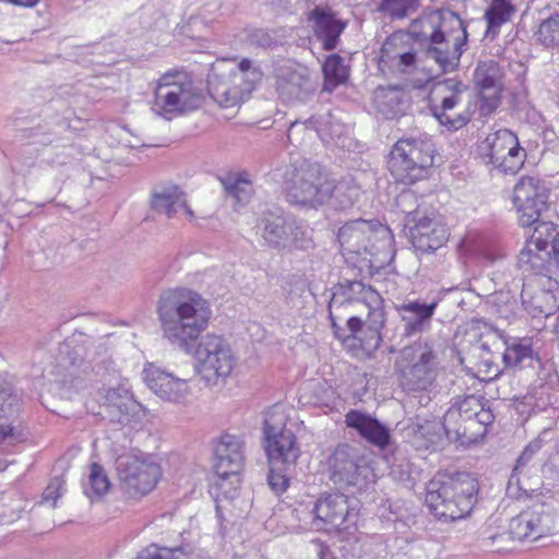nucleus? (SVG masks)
Returning a JSON list of instances; mask_svg holds the SVG:
<instances>
[{"label": "nucleus", "mask_w": 559, "mask_h": 559, "mask_svg": "<svg viewBox=\"0 0 559 559\" xmlns=\"http://www.w3.org/2000/svg\"><path fill=\"white\" fill-rule=\"evenodd\" d=\"M156 311L163 336L176 348L192 353L207 328L212 310L201 295L188 288H169L158 298Z\"/></svg>", "instance_id": "obj_1"}, {"label": "nucleus", "mask_w": 559, "mask_h": 559, "mask_svg": "<svg viewBox=\"0 0 559 559\" xmlns=\"http://www.w3.org/2000/svg\"><path fill=\"white\" fill-rule=\"evenodd\" d=\"M478 491V480L468 472L438 474L427 485L425 501L435 518L452 522L471 513Z\"/></svg>", "instance_id": "obj_2"}, {"label": "nucleus", "mask_w": 559, "mask_h": 559, "mask_svg": "<svg viewBox=\"0 0 559 559\" xmlns=\"http://www.w3.org/2000/svg\"><path fill=\"white\" fill-rule=\"evenodd\" d=\"M431 32L423 33L421 45L428 58L433 59L443 72L457 68L467 45V24L450 9H437L429 16Z\"/></svg>", "instance_id": "obj_3"}, {"label": "nucleus", "mask_w": 559, "mask_h": 559, "mask_svg": "<svg viewBox=\"0 0 559 559\" xmlns=\"http://www.w3.org/2000/svg\"><path fill=\"white\" fill-rule=\"evenodd\" d=\"M285 199L296 207L318 210L328 204L332 191L331 178L324 168L310 159L297 160L286 173Z\"/></svg>", "instance_id": "obj_4"}, {"label": "nucleus", "mask_w": 559, "mask_h": 559, "mask_svg": "<svg viewBox=\"0 0 559 559\" xmlns=\"http://www.w3.org/2000/svg\"><path fill=\"white\" fill-rule=\"evenodd\" d=\"M442 420L449 442L468 445L486 436L495 416L489 407H485L481 397L467 395L456 397Z\"/></svg>", "instance_id": "obj_5"}, {"label": "nucleus", "mask_w": 559, "mask_h": 559, "mask_svg": "<svg viewBox=\"0 0 559 559\" xmlns=\"http://www.w3.org/2000/svg\"><path fill=\"white\" fill-rule=\"evenodd\" d=\"M394 372L404 392L429 391L439 374L438 355L427 342H415L401 349Z\"/></svg>", "instance_id": "obj_6"}, {"label": "nucleus", "mask_w": 559, "mask_h": 559, "mask_svg": "<svg viewBox=\"0 0 559 559\" xmlns=\"http://www.w3.org/2000/svg\"><path fill=\"white\" fill-rule=\"evenodd\" d=\"M435 153L436 147L430 138H401L390 152L388 168L396 182L414 185L428 176Z\"/></svg>", "instance_id": "obj_7"}, {"label": "nucleus", "mask_w": 559, "mask_h": 559, "mask_svg": "<svg viewBox=\"0 0 559 559\" xmlns=\"http://www.w3.org/2000/svg\"><path fill=\"white\" fill-rule=\"evenodd\" d=\"M257 228L265 245L277 251L290 253L313 247L311 230L281 209L263 211Z\"/></svg>", "instance_id": "obj_8"}, {"label": "nucleus", "mask_w": 559, "mask_h": 559, "mask_svg": "<svg viewBox=\"0 0 559 559\" xmlns=\"http://www.w3.org/2000/svg\"><path fill=\"white\" fill-rule=\"evenodd\" d=\"M534 230L518 257L524 272L550 275L559 270V225L537 218Z\"/></svg>", "instance_id": "obj_9"}, {"label": "nucleus", "mask_w": 559, "mask_h": 559, "mask_svg": "<svg viewBox=\"0 0 559 559\" xmlns=\"http://www.w3.org/2000/svg\"><path fill=\"white\" fill-rule=\"evenodd\" d=\"M259 67L246 72H226L222 66H212L207 74V91L223 107H233L243 102L261 82Z\"/></svg>", "instance_id": "obj_10"}, {"label": "nucleus", "mask_w": 559, "mask_h": 559, "mask_svg": "<svg viewBox=\"0 0 559 559\" xmlns=\"http://www.w3.org/2000/svg\"><path fill=\"white\" fill-rule=\"evenodd\" d=\"M331 480L336 485L353 486L359 490L373 481L370 461L349 444H338L328 457Z\"/></svg>", "instance_id": "obj_11"}, {"label": "nucleus", "mask_w": 559, "mask_h": 559, "mask_svg": "<svg viewBox=\"0 0 559 559\" xmlns=\"http://www.w3.org/2000/svg\"><path fill=\"white\" fill-rule=\"evenodd\" d=\"M559 516L558 501L551 497L537 499L510 522L514 539L537 540L552 534Z\"/></svg>", "instance_id": "obj_12"}, {"label": "nucleus", "mask_w": 559, "mask_h": 559, "mask_svg": "<svg viewBox=\"0 0 559 559\" xmlns=\"http://www.w3.org/2000/svg\"><path fill=\"white\" fill-rule=\"evenodd\" d=\"M198 360V371L207 385H215L219 379L228 377L235 358L229 344L218 335L207 334L195 342L191 353Z\"/></svg>", "instance_id": "obj_13"}, {"label": "nucleus", "mask_w": 559, "mask_h": 559, "mask_svg": "<svg viewBox=\"0 0 559 559\" xmlns=\"http://www.w3.org/2000/svg\"><path fill=\"white\" fill-rule=\"evenodd\" d=\"M157 114H181L195 109L201 104V95L187 76L164 74L154 93Z\"/></svg>", "instance_id": "obj_14"}, {"label": "nucleus", "mask_w": 559, "mask_h": 559, "mask_svg": "<svg viewBox=\"0 0 559 559\" xmlns=\"http://www.w3.org/2000/svg\"><path fill=\"white\" fill-rule=\"evenodd\" d=\"M479 157L504 174H515L524 164L526 154L518 136L508 129L488 134L478 146Z\"/></svg>", "instance_id": "obj_15"}, {"label": "nucleus", "mask_w": 559, "mask_h": 559, "mask_svg": "<svg viewBox=\"0 0 559 559\" xmlns=\"http://www.w3.org/2000/svg\"><path fill=\"white\" fill-rule=\"evenodd\" d=\"M116 469L121 489L132 499L151 492L162 475L158 464L131 455L119 456Z\"/></svg>", "instance_id": "obj_16"}, {"label": "nucleus", "mask_w": 559, "mask_h": 559, "mask_svg": "<svg viewBox=\"0 0 559 559\" xmlns=\"http://www.w3.org/2000/svg\"><path fill=\"white\" fill-rule=\"evenodd\" d=\"M263 435L270 466L294 467L300 456V448L295 433L285 428L283 418L276 419L274 414H267L264 419Z\"/></svg>", "instance_id": "obj_17"}, {"label": "nucleus", "mask_w": 559, "mask_h": 559, "mask_svg": "<svg viewBox=\"0 0 559 559\" xmlns=\"http://www.w3.org/2000/svg\"><path fill=\"white\" fill-rule=\"evenodd\" d=\"M313 524L325 532L346 531L355 524L357 513L349 504V498L342 493L321 495L311 510Z\"/></svg>", "instance_id": "obj_18"}, {"label": "nucleus", "mask_w": 559, "mask_h": 559, "mask_svg": "<svg viewBox=\"0 0 559 559\" xmlns=\"http://www.w3.org/2000/svg\"><path fill=\"white\" fill-rule=\"evenodd\" d=\"M548 190L535 177H522L513 189V204L519 214V224L530 227L547 207Z\"/></svg>", "instance_id": "obj_19"}, {"label": "nucleus", "mask_w": 559, "mask_h": 559, "mask_svg": "<svg viewBox=\"0 0 559 559\" xmlns=\"http://www.w3.org/2000/svg\"><path fill=\"white\" fill-rule=\"evenodd\" d=\"M275 88L285 103L306 102L316 92L309 70L299 64H282L275 69Z\"/></svg>", "instance_id": "obj_20"}, {"label": "nucleus", "mask_w": 559, "mask_h": 559, "mask_svg": "<svg viewBox=\"0 0 559 559\" xmlns=\"http://www.w3.org/2000/svg\"><path fill=\"white\" fill-rule=\"evenodd\" d=\"M466 86L457 80L448 79L438 82L435 85V91L449 92V95L443 96L440 105H430L432 116L439 123L445 127L449 131H457L465 127L472 119V111L468 109L456 115H450L449 111L454 109L461 102L462 94Z\"/></svg>", "instance_id": "obj_21"}, {"label": "nucleus", "mask_w": 559, "mask_h": 559, "mask_svg": "<svg viewBox=\"0 0 559 559\" xmlns=\"http://www.w3.org/2000/svg\"><path fill=\"white\" fill-rule=\"evenodd\" d=\"M502 71L495 60L479 61L474 71V82L480 99V111L491 115L501 104Z\"/></svg>", "instance_id": "obj_22"}, {"label": "nucleus", "mask_w": 559, "mask_h": 559, "mask_svg": "<svg viewBox=\"0 0 559 559\" xmlns=\"http://www.w3.org/2000/svg\"><path fill=\"white\" fill-rule=\"evenodd\" d=\"M449 229L436 215L423 214L408 226L407 236L416 251L433 253L449 239Z\"/></svg>", "instance_id": "obj_23"}, {"label": "nucleus", "mask_w": 559, "mask_h": 559, "mask_svg": "<svg viewBox=\"0 0 559 559\" xmlns=\"http://www.w3.org/2000/svg\"><path fill=\"white\" fill-rule=\"evenodd\" d=\"M439 301V297H433L429 301L415 299L395 305L403 326L402 336L414 337L429 330Z\"/></svg>", "instance_id": "obj_24"}, {"label": "nucleus", "mask_w": 559, "mask_h": 559, "mask_svg": "<svg viewBox=\"0 0 559 559\" xmlns=\"http://www.w3.org/2000/svg\"><path fill=\"white\" fill-rule=\"evenodd\" d=\"M316 38L325 51L334 50L340 44V37L347 26V21L337 17L329 5H316L308 14Z\"/></svg>", "instance_id": "obj_25"}, {"label": "nucleus", "mask_w": 559, "mask_h": 559, "mask_svg": "<svg viewBox=\"0 0 559 559\" xmlns=\"http://www.w3.org/2000/svg\"><path fill=\"white\" fill-rule=\"evenodd\" d=\"M214 472L221 480H227L230 477L236 478L243 466V442L236 436L224 435L214 448Z\"/></svg>", "instance_id": "obj_26"}, {"label": "nucleus", "mask_w": 559, "mask_h": 559, "mask_svg": "<svg viewBox=\"0 0 559 559\" xmlns=\"http://www.w3.org/2000/svg\"><path fill=\"white\" fill-rule=\"evenodd\" d=\"M146 385L160 399L170 402H180L189 394L187 381L165 372L150 364L143 370Z\"/></svg>", "instance_id": "obj_27"}, {"label": "nucleus", "mask_w": 559, "mask_h": 559, "mask_svg": "<svg viewBox=\"0 0 559 559\" xmlns=\"http://www.w3.org/2000/svg\"><path fill=\"white\" fill-rule=\"evenodd\" d=\"M378 226H380L378 222L361 218L344 224L337 234L343 252L357 255L369 252L371 237Z\"/></svg>", "instance_id": "obj_28"}, {"label": "nucleus", "mask_w": 559, "mask_h": 559, "mask_svg": "<svg viewBox=\"0 0 559 559\" xmlns=\"http://www.w3.org/2000/svg\"><path fill=\"white\" fill-rule=\"evenodd\" d=\"M345 424L355 429L368 443L383 450L391 443L390 429L377 418L352 409L345 415Z\"/></svg>", "instance_id": "obj_29"}, {"label": "nucleus", "mask_w": 559, "mask_h": 559, "mask_svg": "<svg viewBox=\"0 0 559 559\" xmlns=\"http://www.w3.org/2000/svg\"><path fill=\"white\" fill-rule=\"evenodd\" d=\"M332 296L334 305L345 302L352 307L355 302H362L368 310L383 307L381 295L361 281L343 280L338 282L332 288Z\"/></svg>", "instance_id": "obj_30"}, {"label": "nucleus", "mask_w": 559, "mask_h": 559, "mask_svg": "<svg viewBox=\"0 0 559 559\" xmlns=\"http://www.w3.org/2000/svg\"><path fill=\"white\" fill-rule=\"evenodd\" d=\"M384 307L368 310L366 324L361 329L359 335H355V340L350 345L360 348L367 356H372L382 343L381 331L385 324Z\"/></svg>", "instance_id": "obj_31"}, {"label": "nucleus", "mask_w": 559, "mask_h": 559, "mask_svg": "<svg viewBox=\"0 0 559 559\" xmlns=\"http://www.w3.org/2000/svg\"><path fill=\"white\" fill-rule=\"evenodd\" d=\"M504 350L502 361L506 368L524 369L533 368L535 362H539L534 354L532 344L526 340L507 338L501 335Z\"/></svg>", "instance_id": "obj_32"}, {"label": "nucleus", "mask_w": 559, "mask_h": 559, "mask_svg": "<svg viewBox=\"0 0 559 559\" xmlns=\"http://www.w3.org/2000/svg\"><path fill=\"white\" fill-rule=\"evenodd\" d=\"M374 106L384 119H396L405 114L407 99L404 91L396 86L378 87L374 92Z\"/></svg>", "instance_id": "obj_33"}, {"label": "nucleus", "mask_w": 559, "mask_h": 559, "mask_svg": "<svg viewBox=\"0 0 559 559\" xmlns=\"http://www.w3.org/2000/svg\"><path fill=\"white\" fill-rule=\"evenodd\" d=\"M106 407L109 412L117 411L119 416L116 420L119 424H128L131 417L136 416L142 408V405L138 403L130 391L123 386L110 388L105 394Z\"/></svg>", "instance_id": "obj_34"}, {"label": "nucleus", "mask_w": 559, "mask_h": 559, "mask_svg": "<svg viewBox=\"0 0 559 559\" xmlns=\"http://www.w3.org/2000/svg\"><path fill=\"white\" fill-rule=\"evenodd\" d=\"M447 442L443 420H426L413 429V443L417 449L437 451L443 449Z\"/></svg>", "instance_id": "obj_35"}, {"label": "nucleus", "mask_w": 559, "mask_h": 559, "mask_svg": "<svg viewBox=\"0 0 559 559\" xmlns=\"http://www.w3.org/2000/svg\"><path fill=\"white\" fill-rule=\"evenodd\" d=\"M186 205V193L175 185L163 186L156 189L151 199L152 209L168 218L177 215L179 206Z\"/></svg>", "instance_id": "obj_36"}, {"label": "nucleus", "mask_w": 559, "mask_h": 559, "mask_svg": "<svg viewBox=\"0 0 559 559\" xmlns=\"http://www.w3.org/2000/svg\"><path fill=\"white\" fill-rule=\"evenodd\" d=\"M305 124L313 129L326 144L340 139L346 131L345 124L331 110L312 115Z\"/></svg>", "instance_id": "obj_37"}, {"label": "nucleus", "mask_w": 559, "mask_h": 559, "mask_svg": "<svg viewBox=\"0 0 559 559\" xmlns=\"http://www.w3.org/2000/svg\"><path fill=\"white\" fill-rule=\"evenodd\" d=\"M323 85L321 93H332L347 83L350 68L338 53L328 56L322 64Z\"/></svg>", "instance_id": "obj_38"}, {"label": "nucleus", "mask_w": 559, "mask_h": 559, "mask_svg": "<svg viewBox=\"0 0 559 559\" xmlns=\"http://www.w3.org/2000/svg\"><path fill=\"white\" fill-rule=\"evenodd\" d=\"M515 12L516 8L511 0H490L484 14L487 23L486 37L495 39L500 32V27L508 23Z\"/></svg>", "instance_id": "obj_39"}, {"label": "nucleus", "mask_w": 559, "mask_h": 559, "mask_svg": "<svg viewBox=\"0 0 559 559\" xmlns=\"http://www.w3.org/2000/svg\"><path fill=\"white\" fill-rule=\"evenodd\" d=\"M219 181L226 193L234 198L237 203L245 204L249 202L253 188L248 173H228L219 177Z\"/></svg>", "instance_id": "obj_40"}, {"label": "nucleus", "mask_w": 559, "mask_h": 559, "mask_svg": "<svg viewBox=\"0 0 559 559\" xmlns=\"http://www.w3.org/2000/svg\"><path fill=\"white\" fill-rule=\"evenodd\" d=\"M533 37L535 43L547 49L559 48V13L540 19Z\"/></svg>", "instance_id": "obj_41"}, {"label": "nucleus", "mask_w": 559, "mask_h": 559, "mask_svg": "<svg viewBox=\"0 0 559 559\" xmlns=\"http://www.w3.org/2000/svg\"><path fill=\"white\" fill-rule=\"evenodd\" d=\"M332 191L328 203L336 211L349 209L358 197V189L347 181L335 182L331 179Z\"/></svg>", "instance_id": "obj_42"}, {"label": "nucleus", "mask_w": 559, "mask_h": 559, "mask_svg": "<svg viewBox=\"0 0 559 559\" xmlns=\"http://www.w3.org/2000/svg\"><path fill=\"white\" fill-rule=\"evenodd\" d=\"M21 408V397L11 383L0 381V419L11 420L17 416Z\"/></svg>", "instance_id": "obj_43"}, {"label": "nucleus", "mask_w": 559, "mask_h": 559, "mask_svg": "<svg viewBox=\"0 0 559 559\" xmlns=\"http://www.w3.org/2000/svg\"><path fill=\"white\" fill-rule=\"evenodd\" d=\"M401 38L396 35L389 37L382 45L381 53L382 58L389 60H399L400 66L409 68L416 63V52L414 50H397V41Z\"/></svg>", "instance_id": "obj_44"}, {"label": "nucleus", "mask_w": 559, "mask_h": 559, "mask_svg": "<svg viewBox=\"0 0 559 559\" xmlns=\"http://www.w3.org/2000/svg\"><path fill=\"white\" fill-rule=\"evenodd\" d=\"M542 448H543V440L540 438L534 439L525 447L522 454L516 460V464H515L513 472L509 478V488L511 487V485L515 484L519 487V490L526 491V489H524L520 483L521 469L524 468L531 462L532 457Z\"/></svg>", "instance_id": "obj_45"}, {"label": "nucleus", "mask_w": 559, "mask_h": 559, "mask_svg": "<svg viewBox=\"0 0 559 559\" xmlns=\"http://www.w3.org/2000/svg\"><path fill=\"white\" fill-rule=\"evenodd\" d=\"M88 484L90 488H85L84 492L90 498H92L93 496L102 497L108 491L110 487V481L105 473L104 467L100 464H91Z\"/></svg>", "instance_id": "obj_46"}, {"label": "nucleus", "mask_w": 559, "mask_h": 559, "mask_svg": "<svg viewBox=\"0 0 559 559\" xmlns=\"http://www.w3.org/2000/svg\"><path fill=\"white\" fill-rule=\"evenodd\" d=\"M57 365L63 369L80 366L83 360V347L73 346L70 342L59 344L58 354L56 356Z\"/></svg>", "instance_id": "obj_47"}, {"label": "nucleus", "mask_w": 559, "mask_h": 559, "mask_svg": "<svg viewBox=\"0 0 559 559\" xmlns=\"http://www.w3.org/2000/svg\"><path fill=\"white\" fill-rule=\"evenodd\" d=\"M246 40L249 45L263 49H274L282 44L275 32L257 27L247 31Z\"/></svg>", "instance_id": "obj_48"}, {"label": "nucleus", "mask_w": 559, "mask_h": 559, "mask_svg": "<svg viewBox=\"0 0 559 559\" xmlns=\"http://www.w3.org/2000/svg\"><path fill=\"white\" fill-rule=\"evenodd\" d=\"M293 467H286L285 465L284 466H280V465L270 466V471L267 474V484H269V487L271 488V490L276 496H281L282 493H284L287 490V488L289 486V480H290L288 472Z\"/></svg>", "instance_id": "obj_49"}, {"label": "nucleus", "mask_w": 559, "mask_h": 559, "mask_svg": "<svg viewBox=\"0 0 559 559\" xmlns=\"http://www.w3.org/2000/svg\"><path fill=\"white\" fill-rule=\"evenodd\" d=\"M328 310L329 318L331 320V326L333 329L335 336L344 337L343 326L338 324V321L347 319L349 316H352L350 306L346 305L345 302L334 305V297L331 296Z\"/></svg>", "instance_id": "obj_50"}, {"label": "nucleus", "mask_w": 559, "mask_h": 559, "mask_svg": "<svg viewBox=\"0 0 559 559\" xmlns=\"http://www.w3.org/2000/svg\"><path fill=\"white\" fill-rule=\"evenodd\" d=\"M416 201L417 198L412 191H403L396 197V206L406 215V227L423 216L417 206L413 207V205L416 204Z\"/></svg>", "instance_id": "obj_51"}, {"label": "nucleus", "mask_w": 559, "mask_h": 559, "mask_svg": "<svg viewBox=\"0 0 559 559\" xmlns=\"http://www.w3.org/2000/svg\"><path fill=\"white\" fill-rule=\"evenodd\" d=\"M135 559H189L181 548H159L151 545L143 549Z\"/></svg>", "instance_id": "obj_52"}, {"label": "nucleus", "mask_w": 559, "mask_h": 559, "mask_svg": "<svg viewBox=\"0 0 559 559\" xmlns=\"http://www.w3.org/2000/svg\"><path fill=\"white\" fill-rule=\"evenodd\" d=\"M419 1L420 0H382L379 9L401 19L406 16L408 11H415L419 5Z\"/></svg>", "instance_id": "obj_53"}, {"label": "nucleus", "mask_w": 559, "mask_h": 559, "mask_svg": "<svg viewBox=\"0 0 559 559\" xmlns=\"http://www.w3.org/2000/svg\"><path fill=\"white\" fill-rule=\"evenodd\" d=\"M366 320L357 316H349L346 319V325L343 326L344 337H337L343 343H352L355 340V335L361 333V329L365 326Z\"/></svg>", "instance_id": "obj_54"}, {"label": "nucleus", "mask_w": 559, "mask_h": 559, "mask_svg": "<svg viewBox=\"0 0 559 559\" xmlns=\"http://www.w3.org/2000/svg\"><path fill=\"white\" fill-rule=\"evenodd\" d=\"M21 440V435L9 424V420L0 419V448L7 449Z\"/></svg>", "instance_id": "obj_55"}, {"label": "nucleus", "mask_w": 559, "mask_h": 559, "mask_svg": "<svg viewBox=\"0 0 559 559\" xmlns=\"http://www.w3.org/2000/svg\"><path fill=\"white\" fill-rule=\"evenodd\" d=\"M62 488V481L59 478H55L50 481V484L47 486V488L44 491V499L45 500H52V506L56 507L57 499L61 496Z\"/></svg>", "instance_id": "obj_56"}, {"label": "nucleus", "mask_w": 559, "mask_h": 559, "mask_svg": "<svg viewBox=\"0 0 559 559\" xmlns=\"http://www.w3.org/2000/svg\"><path fill=\"white\" fill-rule=\"evenodd\" d=\"M24 136L27 138H36L38 135L41 136V139L35 140L34 143H40V144H47L51 142V135L49 133L43 132L41 127L31 128L23 130Z\"/></svg>", "instance_id": "obj_57"}, {"label": "nucleus", "mask_w": 559, "mask_h": 559, "mask_svg": "<svg viewBox=\"0 0 559 559\" xmlns=\"http://www.w3.org/2000/svg\"><path fill=\"white\" fill-rule=\"evenodd\" d=\"M269 4L277 12H290L293 10V0H267Z\"/></svg>", "instance_id": "obj_58"}, {"label": "nucleus", "mask_w": 559, "mask_h": 559, "mask_svg": "<svg viewBox=\"0 0 559 559\" xmlns=\"http://www.w3.org/2000/svg\"><path fill=\"white\" fill-rule=\"evenodd\" d=\"M314 545L317 546V556L319 559H333L332 552L324 543L317 539L313 540Z\"/></svg>", "instance_id": "obj_59"}, {"label": "nucleus", "mask_w": 559, "mask_h": 559, "mask_svg": "<svg viewBox=\"0 0 559 559\" xmlns=\"http://www.w3.org/2000/svg\"><path fill=\"white\" fill-rule=\"evenodd\" d=\"M254 67L252 66V61L248 58H243L238 64L237 67L230 69V70H227L225 68H223L226 72H246V71H249L251 69H253Z\"/></svg>", "instance_id": "obj_60"}, {"label": "nucleus", "mask_w": 559, "mask_h": 559, "mask_svg": "<svg viewBox=\"0 0 559 559\" xmlns=\"http://www.w3.org/2000/svg\"><path fill=\"white\" fill-rule=\"evenodd\" d=\"M179 210H183L190 221L195 218L194 212L186 203L185 206H179Z\"/></svg>", "instance_id": "obj_61"}, {"label": "nucleus", "mask_w": 559, "mask_h": 559, "mask_svg": "<svg viewBox=\"0 0 559 559\" xmlns=\"http://www.w3.org/2000/svg\"><path fill=\"white\" fill-rule=\"evenodd\" d=\"M393 559H405V554H396Z\"/></svg>", "instance_id": "obj_62"}, {"label": "nucleus", "mask_w": 559, "mask_h": 559, "mask_svg": "<svg viewBox=\"0 0 559 559\" xmlns=\"http://www.w3.org/2000/svg\"><path fill=\"white\" fill-rule=\"evenodd\" d=\"M480 347L484 349V350H489V346L486 344V343H483L480 345Z\"/></svg>", "instance_id": "obj_63"}, {"label": "nucleus", "mask_w": 559, "mask_h": 559, "mask_svg": "<svg viewBox=\"0 0 559 559\" xmlns=\"http://www.w3.org/2000/svg\"><path fill=\"white\" fill-rule=\"evenodd\" d=\"M358 559H376V558L372 556H368L367 558L359 557Z\"/></svg>", "instance_id": "obj_64"}]
</instances>
